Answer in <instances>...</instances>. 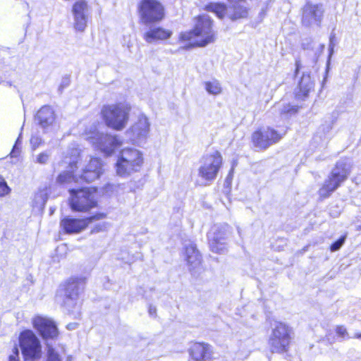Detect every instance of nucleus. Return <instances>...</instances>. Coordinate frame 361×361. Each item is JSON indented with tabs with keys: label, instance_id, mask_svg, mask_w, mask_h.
<instances>
[{
	"label": "nucleus",
	"instance_id": "obj_1",
	"mask_svg": "<svg viewBox=\"0 0 361 361\" xmlns=\"http://www.w3.org/2000/svg\"><path fill=\"white\" fill-rule=\"evenodd\" d=\"M180 40L190 42L192 47H204L216 40V32L213 29V20L208 15L199 16L194 28L180 35Z\"/></svg>",
	"mask_w": 361,
	"mask_h": 361
},
{
	"label": "nucleus",
	"instance_id": "obj_2",
	"mask_svg": "<svg viewBox=\"0 0 361 361\" xmlns=\"http://www.w3.org/2000/svg\"><path fill=\"white\" fill-rule=\"evenodd\" d=\"M144 162L141 151L134 147H126L121 149L115 164L116 174L122 178H128L140 171Z\"/></svg>",
	"mask_w": 361,
	"mask_h": 361
},
{
	"label": "nucleus",
	"instance_id": "obj_3",
	"mask_svg": "<svg viewBox=\"0 0 361 361\" xmlns=\"http://www.w3.org/2000/svg\"><path fill=\"white\" fill-rule=\"evenodd\" d=\"M131 106L126 103L105 105L102 109V114L106 124L116 130H123L129 120Z\"/></svg>",
	"mask_w": 361,
	"mask_h": 361
},
{
	"label": "nucleus",
	"instance_id": "obj_4",
	"mask_svg": "<svg viewBox=\"0 0 361 361\" xmlns=\"http://www.w3.org/2000/svg\"><path fill=\"white\" fill-rule=\"evenodd\" d=\"M86 280L84 276L71 278L66 284L64 305L75 316L80 314L82 303L79 300V295L84 290Z\"/></svg>",
	"mask_w": 361,
	"mask_h": 361
},
{
	"label": "nucleus",
	"instance_id": "obj_5",
	"mask_svg": "<svg viewBox=\"0 0 361 361\" xmlns=\"http://www.w3.org/2000/svg\"><path fill=\"white\" fill-rule=\"evenodd\" d=\"M293 337V329L286 323L276 322L271 329L269 343L272 352H286Z\"/></svg>",
	"mask_w": 361,
	"mask_h": 361
},
{
	"label": "nucleus",
	"instance_id": "obj_6",
	"mask_svg": "<svg viewBox=\"0 0 361 361\" xmlns=\"http://www.w3.org/2000/svg\"><path fill=\"white\" fill-rule=\"evenodd\" d=\"M350 166L345 161H339L332 170L331 175L325 180L319 190L321 197H328L340 185L344 182L350 174Z\"/></svg>",
	"mask_w": 361,
	"mask_h": 361
},
{
	"label": "nucleus",
	"instance_id": "obj_7",
	"mask_svg": "<svg viewBox=\"0 0 361 361\" xmlns=\"http://www.w3.org/2000/svg\"><path fill=\"white\" fill-rule=\"evenodd\" d=\"M198 176L203 180L211 182L217 176L222 166L223 158L218 151L204 154L200 159Z\"/></svg>",
	"mask_w": 361,
	"mask_h": 361
},
{
	"label": "nucleus",
	"instance_id": "obj_8",
	"mask_svg": "<svg viewBox=\"0 0 361 361\" xmlns=\"http://www.w3.org/2000/svg\"><path fill=\"white\" fill-rule=\"evenodd\" d=\"M137 12L145 25L159 22L164 18V7L159 0H141Z\"/></svg>",
	"mask_w": 361,
	"mask_h": 361
},
{
	"label": "nucleus",
	"instance_id": "obj_9",
	"mask_svg": "<svg viewBox=\"0 0 361 361\" xmlns=\"http://www.w3.org/2000/svg\"><path fill=\"white\" fill-rule=\"evenodd\" d=\"M85 139L90 141L95 149L106 156L111 155L121 144L116 136L99 133L95 128L85 133Z\"/></svg>",
	"mask_w": 361,
	"mask_h": 361
},
{
	"label": "nucleus",
	"instance_id": "obj_10",
	"mask_svg": "<svg viewBox=\"0 0 361 361\" xmlns=\"http://www.w3.org/2000/svg\"><path fill=\"white\" fill-rule=\"evenodd\" d=\"M70 206L73 211L87 212L97 207L95 192L90 188L70 190Z\"/></svg>",
	"mask_w": 361,
	"mask_h": 361
},
{
	"label": "nucleus",
	"instance_id": "obj_11",
	"mask_svg": "<svg viewBox=\"0 0 361 361\" xmlns=\"http://www.w3.org/2000/svg\"><path fill=\"white\" fill-rule=\"evenodd\" d=\"M20 347L25 360H35L41 357L40 341L30 330L22 332L19 337Z\"/></svg>",
	"mask_w": 361,
	"mask_h": 361
},
{
	"label": "nucleus",
	"instance_id": "obj_12",
	"mask_svg": "<svg viewBox=\"0 0 361 361\" xmlns=\"http://www.w3.org/2000/svg\"><path fill=\"white\" fill-rule=\"evenodd\" d=\"M80 158V152L78 149H72L67 152L63 159L61 162V166L67 168V170L61 173L57 177L56 181L59 183L64 184L73 180L78 182L79 180L78 173H75L78 167Z\"/></svg>",
	"mask_w": 361,
	"mask_h": 361
},
{
	"label": "nucleus",
	"instance_id": "obj_13",
	"mask_svg": "<svg viewBox=\"0 0 361 361\" xmlns=\"http://www.w3.org/2000/svg\"><path fill=\"white\" fill-rule=\"evenodd\" d=\"M150 132V123L148 118L141 114L131 127L126 131V134L128 140L136 145L145 143Z\"/></svg>",
	"mask_w": 361,
	"mask_h": 361
},
{
	"label": "nucleus",
	"instance_id": "obj_14",
	"mask_svg": "<svg viewBox=\"0 0 361 361\" xmlns=\"http://www.w3.org/2000/svg\"><path fill=\"white\" fill-rule=\"evenodd\" d=\"M73 27L77 32H84L87 25L90 8L84 0L76 1L71 9Z\"/></svg>",
	"mask_w": 361,
	"mask_h": 361
},
{
	"label": "nucleus",
	"instance_id": "obj_15",
	"mask_svg": "<svg viewBox=\"0 0 361 361\" xmlns=\"http://www.w3.org/2000/svg\"><path fill=\"white\" fill-rule=\"evenodd\" d=\"M230 233V227L227 224L214 225L208 233L211 250L216 253L222 252L226 248V240Z\"/></svg>",
	"mask_w": 361,
	"mask_h": 361
},
{
	"label": "nucleus",
	"instance_id": "obj_16",
	"mask_svg": "<svg viewBox=\"0 0 361 361\" xmlns=\"http://www.w3.org/2000/svg\"><path fill=\"white\" fill-rule=\"evenodd\" d=\"M282 138L276 130L271 128H260L253 133L252 139L255 146L265 149Z\"/></svg>",
	"mask_w": 361,
	"mask_h": 361
},
{
	"label": "nucleus",
	"instance_id": "obj_17",
	"mask_svg": "<svg viewBox=\"0 0 361 361\" xmlns=\"http://www.w3.org/2000/svg\"><path fill=\"white\" fill-rule=\"evenodd\" d=\"M103 218H104L103 214H98L86 219L66 217L61 220V226L66 233H78L84 231L90 223Z\"/></svg>",
	"mask_w": 361,
	"mask_h": 361
},
{
	"label": "nucleus",
	"instance_id": "obj_18",
	"mask_svg": "<svg viewBox=\"0 0 361 361\" xmlns=\"http://www.w3.org/2000/svg\"><path fill=\"white\" fill-rule=\"evenodd\" d=\"M324 8L322 4L307 2L302 8V23L305 26L319 25L323 16Z\"/></svg>",
	"mask_w": 361,
	"mask_h": 361
},
{
	"label": "nucleus",
	"instance_id": "obj_19",
	"mask_svg": "<svg viewBox=\"0 0 361 361\" xmlns=\"http://www.w3.org/2000/svg\"><path fill=\"white\" fill-rule=\"evenodd\" d=\"M103 163L98 158H91L87 164H85L80 173H78L79 180L90 183L99 178L103 173Z\"/></svg>",
	"mask_w": 361,
	"mask_h": 361
},
{
	"label": "nucleus",
	"instance_id": "obj_20",
	"mask_svg": "<svg viewBox=\"0 0 361 361\" xmlns=\"http://www.w3.org/2000/svg\"><path fill=\"white\" fill-rule=\"evenodd\" d=\"M32 324L44 338H54L58 336L56 325L50 318L35 316L32 319Z\"/></svg>",
	"mask_w": 361,
	"mask_h": 361
},
{
	"label": "nucleus",
	"instance_id": "obj_21",
	"mask_svg": "<svg viewBox=\"0 0 361 361\" xmlns=\"http://www.w3.org/2000/svg\"><path fill=\"white\" fill-rule=\"evenodd\" d=\"M172 31L160 26L151 27L143 34V39L146 42L152 44L158 41L166 40L171 37Z\"/></svg>",
	"mask_w": 361,
	"mask_h": 361
},
{
	"label": "nucleus",
	"instance_id": "obj_22",
	"mask_svg": "<svg viewBox=\"0 0 361 361\" xmlns=\"http://www.w3.org/2000/svg\"><path fill=\"white\" fill-rule=\"evenodd\" d=\"M213 354L212 347L206 343H194L190 349V355L195 361H204L212 357Z\"/></svg>",
	"mask_w": 361,
	"mask_h": 361
},
{
	"label": "nucleus",
	"instance_id": "obj_23",
	"mask_svg": "<svg viewBox=\"0 0 361 361\" xmlns=\"http://www.w3.org/2000/svg\"><path fill=\"white\" fill-rule=\"evenodd\" d=\"M230 4V6L228 8L227 16L231 20H236L247 17L249 9L246 6L245 1Z\"/></svg>",
	"mask_w": 361,
	"mask_h": 361
},
{
	"label": "nucleus",
	"instance_id": "obj_24",
	"mask_svg": "<svg viewBox=\"0 0 361 361\" xmlns=\"http://www.w3.org/2000/svg\"><path fill=\"white\" fill-rule=\"evenodd\" d=\"M37 120L39 125L44 128L51 126L55 120L53 109L49 106H43L37 112Z\"/></svg>",
	"mask_w": 361,
	"mask_h": 361
},
{
	"label": "nucleus",
	"instance_id": "obj_25",
	"mask_svg": "<svg viewBox=\"0 0 361 361\" xmlns=\"http://www.w3.org/2000/svg\"><path fill=\"white\" fill-rule=\"evenodd\" d=\"M185 259L191 268H196L200 265L201 259L198 251L193 245H190L185 248Z\"/></svg>",
	"mask_w": 361,
	"mask_h": 361
},
{
	"label": "nucleus",
	"instance_id": "obj_26",
	"mask_svg": "<svg viewBox=\"0 0 361 361\" xmlns=\"http://www.w3.org/2000/svg\"><path fill=\"white\" fill-rule=\"evenodd\" d=\"M47 361H63L65 353L62 348L54 347L51 343H47Z\"/></svg>",
	"mask_w": 361,
	"mask_h": 361
},
{
	"label": "nucleus",
	"instance_id": "obj_27",
	"mask_svg": "<svg viewBox=\"0 0 361 361\" xmlns=\"http://www.w3.org/2000/svg\"><path fill=\"white\" fill-rule=\"evenodd\" d=\"M203 85L206 92L212 96H218L223 92L222 85L216 79L204 81Z\"/></svg>",
	"mask_w": 361,
	"mask_h": 361
},
{
	"label": "nucleus",
	"instance_id": "obj_28",
	"mask_svg": "<svg viewBox=\"0 0 361 361\" xmlns=\"http://www.w3.org/2000/svg\"><path fill=\"white\" fill-rule=\"evenodd\" d=\"M205 9L215 13L219 18H223L228 11L226 5L221 3H210L206 6Z\"/></svg>",
	"mask_w": 361,
	"mask_h": 361
},
{
	"label": "nucleus",
	"instance_id": "obj_29",
	"mask_svg": "<svg viewBox=\"0 0 361 361\" xmlns=\"http://www.w3.org/2000/svg\"><path fill=\"white\" fill-rule=\"evenodd\" d=\"M275 108L279 111L281 116H284L286 118L296 114L298 110V107L297 106H293L289 103L278 104L275 106Z\"/></svg>",
	"mask_w": 361,
	"mask_h": 361
},
{
	"label": "nucleus",
	"instance_id": "obj_30",
	"mask_svg": "<svg viewBox=\"0 0 361 361\" xmlns=\"http://www.w3.org/2000/svg\"><path fill=\"white\" fill-rule=\"evenodd\" d=\"M299 87L302 96L306 97L311 89L313 87V81L309 75L304 74L300 82Z\"/></svg>",
	"mask_w": 361,
	"mask_h": 361
},
{
	"label": "nucleus",
	"instance_id": "obj_31",
	"mask_svg": "<svg viewBox=\"0 0 361 361\" xmlns=\"http://www.w3.org/2000/svg\"><path fill=\"white\" fill-rule=\"evenodd\" d=\"M51 157L49 151H44L37 154L34 158V161L39 164H46L48 163Z\"/></svg>",
	"mask_w": 361,
	"mask_h": 361
},
{
	"label": "nucleus",
	"instance_id": "obj_32",
	"mask_svg": "<svg viewBox=\"0 0 361 361\" xmlns=\"http://www.w3.org/2000/svg\"><path fill=\"white\" fill-rule=\"evenodd\" d=\"M47 193L44 191L37 192L35 196V202L39 207L44 206L47 202Z\"/></svg>",
	"mask_w": 361,
	"mask_h": 361
},
{
	"label": "nucleus",
	"instance_id": "obj_33",
	"mask_svg": "<svg viewBox=\"0 0 361 361\" xmlns=\"http://www.w3.org/2000/svg\"><path fill=\"white\" fill-rule=\"evenodd\" d=\"M43 142L42 139L37 135H32L30 138V145L33 150L40 147Z\"/></svg>",
	"mask_w": 361,
	"mask_h": 361
},
{
	"label": "nucleus",
	"instance_id": "obj_34",
	"mask_svg": "<svg viewBox=\"0 0 361 361\" xmlns=\"http://www.w3.org/2000/svg\"><path fill=\"white\" fill-rule=\"evenodd\" d=\"M10 188L2 176H0V197L5 196L10 192Z\"/></svg>",
	"mask_w": 361,
	"mask_h": 361
},
{
	"label": "nucleus",
	"instance_id": "obj_35",
	"mask_svg": "<svg viewBox=\"0 0 361 361\" xmlns=\"http://www.w3.org/2000/svg\"><path fill=\"white\" fill-rule=\"evenodd\" d=\"M345 236L341 237L337 241H336L335 243H334L331 245V250L332 252L338 250L341 247V246L343 245V243L345 242Z\"/></svg>",
	"mask_w": 361,
	"mask_h": 361
},
{
	"label": "nucleus",
	"instance_id": "obj_36",
	"mask_svg": "<svg viewBox=\"0 0 361 361\" xmlns=\"http://www.w3.org/2000/svg\"><path fill=\"white\" fill-rule=\"evenodd\" d=\"M338 336L345 338L348 335L347 329L343 326H338L336 329Z\"/></svg>",
	"mask_w": 361,
	"mask_h": 361
},
{
	"label": "nucleus",
	"instance_id": "obj_37",
	"mask_svg": "<svg viewBox=\"0 0 361 361\" xmlns=\"http://www.w3.org/2000/svg\"><path fill=\"white\" fill-rule=\"evenodd\" d=\"M9 361H19V352L17 347H15L13 353L9 356Z\"/></svg>",
	"mask_w": 361,
	"mask_h": 361
},
{
	"label": "nucleus",
	"instance_id": "obj_38",
	"mask_svg": "<svg viewBox=\"0 0 361 361\" xmlns=\"http://www.w3.org/2000/svg\"><path fill=\"white\" fill-rule=\"evenodd\" d=\"M106 229V223H102L96 225L93 230L92 231V233H97L99 231H103Z\"/></svg>",
	"mask_w": 361,
	"mask_h": 361
},
{
	"label": "nucleus",
	"instance_id": "obj_39",
	"mask_svg": "<svg viewBox=\"0 0 361 361\" xmlns=\"http://www.w3.org/2000/svg\"><path fill=\"white\" fill-rule=\"evenodd\" d=\"M18 140H19V138L17 140L15 146L13 147L12 152H11V154L12 157H16L18 153V152L17 150V144H18Z\"/></svg>",
	"mask_w": 361,
	"mask_h": 361
},
{
	"label": "nucleus",
	"instance_id": "obj_40",
	"mask_svg": "<svg viewBox=\"0 0 361 361\" xmlns=\"http://www.w3.org/2000/svg\"><path fill=\"white\" fill-rule=\"evenodd\" d=\"M77 326H78L77 323H70L67 325V329L69 330H73V329H76Z\"/></svg>",
	"mask_w": 361,
	"mask_h": 361
},
{
	"label": "nucleus",
	"instance_id": "obj_41",
	"mask_svg": "<svg viewBox=\"0 0 361 361\" xmlns=\"http://www.w3.org/2000/svg\"><path fill=\"white\" fill-rule=\"evenodd\" d=\"M228 2L230 4H233V3H240V2H243V1H245V0H228Z\"/></svg>",
	"mask_w": 361,
	"mask_h": 361
},
{
	"label": "nucleus",
	"instance_id": "obj_42",
	"mask_svg": "<svg viewBox=\"0 0 361 361\" xmlns=\"http://www.w3.org/2000/svg\"><path fill=\"white\" fill-rule=\"evenodd\" d=\"M155 312V309L152 308V307H149V312L150 314H152L153 312Z\"/></svg>",
	"mask_w": 361,
	"mask_h": 361
},
{
	"label": "nucleus",
	"instance_id": "obj_43",
	"mask_svg": "<svg viewBox=\"0 0 361 361\" xmlns=\"http://www.w3.org/2000/svg\"><path fill=\"white\" fill-rule=\"evenodd\" d=\"M353 338H361V334H356Z\"/></svg>",
	"mask_w": 361,
	"mask_h": 361
},
{
	"label": "nucleus",
	"instance_id": "obj_44",
	"mask_svg": "<svg viewBox=\"0 0 361 361\" xmlns=\"http://www.w3.org/2000/svg\"><path fill=\"white\" fill-rule=\"evenodd\" d=\"M126 45H127L128 47H130L131 46V44H130L129 41L127 42Z\"/></svg>",
	"mask_w": 361,
	"mask_h": 361
},
{
	"label": "nucleus",
	"instance_id": "obj_45",
	"mask_svg": "<svg viewBox=\"0 0 361 361\" xmlns=\"http://www.w3.org/2000/svg\"><path fill=\"white\" fill-rule=\"evenodd\" d=\"M332 39H333V37H331L330 38L331 43L332 42Z\"/></svg>",
	"mask_w": 361,
	"mask_h": 361
},
{
	"label": "nucleus",
	"instance_id": "obj_46",
	"mask_svg": "<svg viewBox=\"0 0 361 361\" xmlns=\"http://www.w3.org/2000/svg\"><path fill=\"white\" fill-rule=\"evenodd\" d=\"M332 50H333V47H331V53L332 52Z\"/></svg>",
	"mask_w": 361,
	"mask_h": 361
}]
</instances>
